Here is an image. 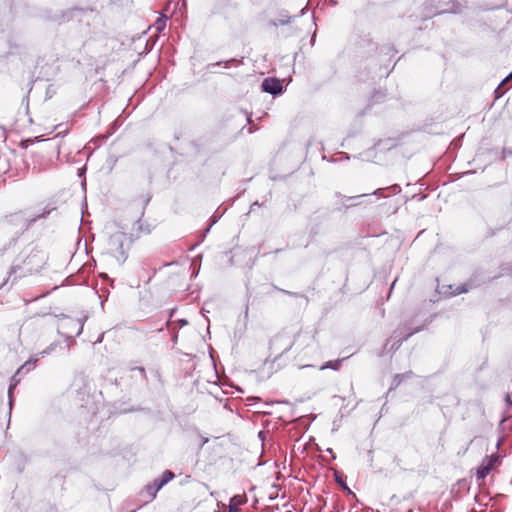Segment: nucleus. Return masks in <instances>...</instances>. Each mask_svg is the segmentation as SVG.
Instances as JSON below:
<instances>
[{
  "label": "nucleus",
  "instance_id": "1",
  "mask_svg": "<svg viewBox=\"0 0 512 512\" xmlns=\"http://www.w3.org/2000/svg\"><path fill=\"white\" fill-rule=\"evenodd\" d=\"M109 250L112 255L120 262H124L127 258L129 249L128 236L124 232H116L112 234L108 242Z\"/></svg>",
  "mask_w": 512,
  "mask_h": 512
},
{
  "label": "nucleus",
  "instance_id": "2",
  "mask_svg": "<svg viewBox=\"0 0 512 512\" xmlns=\"http://www.w3.org/2000/svg\"><path fill=\"white\" fill-rule=\"evenodd\" d=\"M500 464V456L496 453L486 456L477 469L476 477L478 481H483L488 474Z\"/></svg>",
  "mask_w": 512,
  "mask_h": 512
},
{
  "label": "nucleus",
  "instance_id": "3",
  "mask_svg": "<svg viewBox=\"0 0 512 512\" xmlns=\"http://www.w3.org/2000/svg\"><path fill=\"white\" fill-rule=\"evenodd\" d=\"M44 262H45L44 255L40 251L33 250L23 260L24 269L26 272H29V273L38 271V269L42 267Z\"/></svg>",
  "mask_w": 512,
  "mask_h": 512
},
{
  "label": "nucleus",
  "instance_id": "4",
  "mask_svg": "<svg viewBox=\"0 0 512 512\" xmlns=\"http://www.w3.org/2000/svg\"><path fill=\"white\" fill-rule=\"evenodd\" d=\"M35 367V362L32 360H29L25 362L13 375L11 378V384L9 386L8 390V396H9V407L12 408L13 405V396H12V390L16 387V385L20 382V375L28 373Z\"/></svg>",
  "mask_w": 512,
  "mask_h": 512
},
{
  "label": "nucleus",
  "instance_id": "5",
  "mask_svg": "<svg viewBox=\"0 0 512 512\" xmlns=\"http://www.w3.org/2000/svg\"><path fill=\"white\" fill-rule=\"evenodd\" d=\"M84 321L80 318H66L62 324L61 328L67 332L70 337L79 336L83 331Z\"/></svg>",
  "mask_w": 512,
  "mask_h": 512
},
{
  "label": "nucleus",
  "instance_id": "6",
  "mask_svg": "<svg viewBox=\"0 0 512 512\" xmlns=\"http://www.w3.org/2000/svg\"><path fill=\"white\" fill-rule=\"evenodd\" d=\"M461 11L460 3L454 0H440L438 5L435 7L434 14L442 13H458Z\"/></svg>",
  "mask_w": 512,
  "mask_h": 512
},
{
  "label": "nucleus",
  "instance_id": "7",
  "mask_svg": "<svg viewBox=\"0 0 512 512\" xmlns=\"http://www.w3.org/2000/svg\"><path fill=\"white\" fill-rule=\"evenodd\" d=\"M261 87L264 92L272 95H278L283 90L281 81L270 77L263 80Z\"/></svg>",
  "mask_w": 512,
  "mask_h": 512
},
{
  "label": "nucleus",
  "instance_id": "8",
  "mask_svg": "<svg viewBox=\"0 0 512 512\" xmlns=\"http://www.w3.org/2000/svg\"><path fill=\"white\" fill-rule=\"evenodd\" d=\"M174 473L170 470H166L163 472L161 477L156 478L151 484L158 492L164 485H166L169 481L174 478Z\"/></svg>",
  "mask_w": 512,
  "mask_h": 512
},
{
  "label": "nucleus",
  "instance_id": "9",
  "mask_svg": "<svg viewBox=\"0 0 512 512\" xmlns=\"http://www.w3.org/2000/svg\"><path fill=\"white\" fill-rule=\"evenodd\" d=\"M247 498L246 495H235L230 499L228 511L229 512H238V506L246 503Z\"/></svg>",
  "mask_w": 512,
  "mask_h": 512
},
{
  "label": "nucleus",
  "instance_id": "10",
  "mask_svg": "<svg viewBox=\"0 0 512 512\" xmlns=\"http://www.w3.org/2000/svg\"><path fill=\"white\" fill-rule=\"evenodd\" d=\"M342 361H343V359H338V360H334V361L325 362L320 367V370H325V369L339 370Z\"/></svg>",
  "mask_w": 512,
  "mask_h": 512
},
{
  "label": "nucleus",
  "instance_id": "11",
  "mask_svg": "<svg viewBox=\"0 0 512 512\" xmlns=\"http://www.w3.org/2000/svg\"><path fill=\"white\" fill-rule=\"evenodd\" d=\"M393 190L394 193H399L401 191L400 187L398 185H393L391 187L387 188H379L375 190L372 194L380 197H385L384 191L386 190Z\"/></svg>",
  "mask_w": 512,
  "mask_h": 512
},
{
  "label": "nucleus",
  "instance_id": "12",
  "mask_svg": "<svg viewBox=\"0 0 512 512\" xmlns=\"http://www.w3.org/2000/svg\"><path fill=\"white\" fill-rule=\"evenodd\" d=\"M413 375V373L411 371L409 372H406V373H403V374H397L394 376V379H393V385L394 387H397L400 385V383L404 380V379H407V378H410L411 376Z\"/></svg>",
  "mask_w": 512,
  "mask_h": 512
},
{
  "label": "nucleus",
  "instance_id": "13",
  "mask_svg": "<svg viewBox=\"0 0 512 512\" xmlns=\"http://www.w3.org/2000/svg\"><path fill=\"white\" fill-rule=\"evenodd\" d=\"M144 493H146L148 495V500L147 501H152L156 497L157 491L152 486V484L150 483V484H147L144 487V490L142 491V494H144Z\"/></svg>",
  "mask_w": 512,
  "mask_h": 512
},
{
  "label": "nucleus",
  "instance_id": "14",
  "mask_svg": "<svg viewBox=\"0 0 512 512\" xmlns=\"http://www.w3.org/2000/svg\"><path fill=\"white\" fill-rule=\"evenodd\" d=\"M370 194H362V195H359V196H355V197H347L345 199L346 202H350L348 204V206H356L358 205L359 203H355L354 201L359 199V198H362V197H366V196H369Z\"/></svg>",
  "mask_w": 512,
  "mask_h": 512
},
{
  "label": "nucleus",
  "instance_id": "15",
  "mask_svg": "<svg viewBox=\"0 0 512 512\" xmlns=\"http://www.w3.org/2000/svg\"><path fill=\"white\" fill-rule=\"evenodd\" d=\"M512 79V72L506 76L496 89V92L503 88V86Z\"/></svg>",
  "mask_w": 512,
  "mask_h": 512
},
{
  "label": "nucleus",
  "instance_id": "16",
  "mask_svg": "<svg viewBox=\"0 0 512 512\" xmlns=\"http://www.w3.org/2000/svg\"><path fill=\"white\" fill-rule=\"evenodd\" d=\"M468 291V288L466 287V285H462L460 287L457 288V290L455 291L454 294H461V293H464V292H467Z\"/></svg>",
  "mask_w": 512,
  "mask_h": 512
},
{
  "label": "nucleus",
  "instance_id": "17",
  "mask_svg": "<svg viewBox=\"0 0 512 512\" xmlns=\"http://www.w3.org/2000/svg\"><path fill=\"white\" fill-rule=\"evenodd\" d=\"M200 438H201V442L199 444V450L202 449V447L209 441V439L207 437L200 436Z\"/></svg>",
  "mask_w": 512,
  "mask_h": 512
},
{
  "label": "nucleus",
  "instance_id": "18",
  "mask_svg": "<svg viewBox=\"0 0 512 512\" xmlns=\"http://www.w3.org/2000/svg\"><path fill=\"white\" fill-rule=\"evenodd\" d=\"M414 333H415V331H411V332L407 333L405 336H403L402 338H400L398 346L401 344L402 341L406 340L409 336H411Z\"/></svg>",
  "mask_w": 512,
  "mask_h": 512
},
{
  "label": "nucleus",
  "instance_id": "19",
  "mask_svg": "<svg viewBox=\"0 0 512 512\" xmlns=\"http://www.w3.org/2000/svg\"><path fill=\"white\" fill-rule=\"evenodd\" d=\"M505 402H506L507 406H511L512 405V398H511V396L509 394L506 395Z\"/></svg>",
  "mask_w": 512,
  "mask_h": 512
},
{
  "label": "nucleus",
  "instance_id": "20",
  "mask_svg": "<svg viewBox=\"0 0 512 512\" xmlns=\"http://www.w3.org/2000/svg\"><path fill=\"white\" fill-rule=\"evenodd\" d=\"M134 369H135V370H138V371L141 373V375H142L144 378H146V372H145V369H144V368H142V367H137V368H134Z\"/></svg>",
  "mask_w": 512,
  "mask_h": 512
},
{
  "label": "nucleus",
  "instance_id": "21",
  "mask_svg": "<svg viewBox=\"0 0 512 512\" xmlns=\"http://www.w3.org/2000/svg\"><path fill=\"white\" fill-rule=\"evenodd\" d=\"M16 268H17L16 266H12L9 273L10 274L15 273L16 272Z\"/></svg>",
  "mask_w": 512,
  "mask_h": 512
},
{
  "label": "nucleus",
  "instance_id": "22",
  "mask_svg": "<svg viewBox=\"0 0 512 512\" xmlns=\"http://www.w3.org/2000/svg\"><path fill=\"white\" fill-rule=\"evenodd\" d=\"M258 205H259V203H258L257 201H256V202H254V203L251 205V209H252L254 206H258Z\"/></svg>",
  "mask_w": 512,
  "mask_h": 512
},
{
  "label": "nucleus",
  "instance_id": "23",
  "mask_svg": "<svg viewBox=\"0 0 512 512\" xmlns=\"http://www.w3.org/2000/svg\"><path fill=\"white\" fill-rule=\"evenodd\" d=\"M509 154H512V150L508 152Z\"/></svg>",
  "mask_w": 512,
  "mask_h": 512
}]
</instances>
